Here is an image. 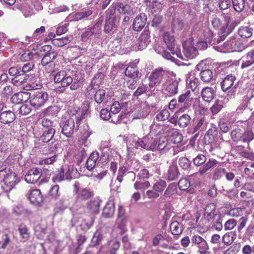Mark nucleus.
<instances>
[{"label":"nucleus","instance_id":"1","mask_svg":"<svg viewBox=\"0 0 254 254\" xmlns=\"http://www.w3.org/2000/svg\"><path fill=\"white\" fill-rule=\"evenodd\" d=\"M175 40L174 37L170 34H165L164 37V42L167 46L170 53L167 52L166 50H158V53L162 55V56L167 60L173 61L174 58L173 56L176 55L178 58L184 59L183 55L181 53L180 49L178 47L175 43Z\"/></svg>","mask_w":254,"mask_h":254},{"label":"nucleus","instance_id":"2","mask_svg":"<svg viewBox=\"0 0 254 254\" xmlns=\"http://www.w3.org/2000/svg\"><path fill=\"white\" fill-rule=\"evenodd\" d=\"M171 73L163 69L158 67L154 69L149 77L148 85L150 88L158 86L161 83L164 82L169 78Z\"/></svg>","mask_w":254,"mask_h":254},{"label":"nucleus","instance_id":"3","mask_svg":"<svg viewBox=\"0 0 254 254\" xmlns=\"http://www.w3.org/2000/svg\"><path fill=\"white\" fill-rule=\"evenodd\" d=\"M60 127H62V133L67 137H71L74 131L78 130L73 118L67 119H62L60 123Z\"/></svg>","mask_w":254,"mask_h":254},{"label":"nucleus","instance_id":"4","mask_svg":"<svg viewBox=\"0 0 254 254\" xmlns=\"http://www.w3.org/2000/svg\"><path fill=\"white\" fill-rule=\"evenodd\" d=\"M127 218L125 216V211L122 206H119L118 212V217L114 230L120 235L124 234L127 230Z\"/></svg>","mask_w":254,"mask_h":254},{"label":"nucleus","instance_id":"5","mask_svg":"<svg viewBox=\"0 0 254 254\" xmlns=\"http://www.w3.org/2000/svg\"><path fill=\"white\" fill-rule=\"evenodd\" d=\"M48 100V94L46 92L37 91L33 94L30 99V104L36 109L44 106Z\"/></svg>","mask_w":254,"mask_h":254},{"label":"nucleus","instance_id":"6","mask_svg":"<svg viewBox=\"0 0 254 254\" xmlns=\"http://www.w3.org/2000/svg\"><path fill=\"white\" fill-rule=\"evenodd\" d=\"M230 20L229 16H225L223 20L215 17H213L211 20V24L215 29L219 30L221 32L225 33L226 34H229L230 31L227 26L230 22Z\"/></svg>","mask_w":254,"mask_h":254},{"label":"nucleus","instance_id":"7","mask_svg":"<svg viewBox=\"0 0 254 254\" xmlns=\"http://www.w3.org/2000/svg\"><path fill=\"white\" fill-rule=\"evenodd\" d=\"M150 33L148 31H143L137 40L136 46H133V50H142L144 49L150 42Z\"/></svg>","mask_w":254,"mask_h":254},{"label":"nucleus","instance_id":"8","mask_svg":"<svg viewBox=\"0 0 254 254\" xmlns=\"http://www.w3.org/2000/svg\"><path fill=\"white\" fill-rule=\"evenodd\" d=\"M102 22V19L99 20L92 28L88 29L84 32L81 35L82 40H85L86 38H89L93 36L98 37L101 33Z\"/></svg>","mask_w":254,"mask_h":254},{"label":"nucleus","instance_id":"9","mask_svg":"<svg viewBox=\"0 0 254 254\" xmlns=\"http://www.w3.org/2000/svg\"><path fill=\"white\" fill-rule=\"evenodd\" d=\"M252 66L251 70L254 72V49L248 52L242 58L241 68L244 69Z\"/></svg>","mask_w":254,"mask_h":254},{"label":"nucleus","instance_id":"10","mask_svg":"<svg viewBox=\"0 0 254 254\" xmlns=\"http://www.w3.org/2000/svg\"><path fill=\"white\" fill-rule=\"evenodd\" d=\"M28 198L30 202L35 205L41 204L44 200L41 192L38 189L30 190L28 192Z\"/></svg>","mask_w":254,"mask_h":254},{"label":"nucleus","instance_id":"11","mask_svg":"<svg viewBox=\"0 0 254 254\" xmlns=\"http://www.w3.org/2000/svg\"><path fill=\"white\" fill-rule=\"evenodd\" d=\"M178 84L179 81L176 78L167 79L166 82L164 84V89L170 96H173L178 93Z\"/></svg>","mask_w":254,"mask_h":254},{"label":"nucleus","instance_id":"12","mask_svg":"<svg viewBox=\"0 0 254 254\" xmlns=\"http://www.w3.org/2000/svg\"><path fill=\"white\" fill-rule=\"evenodd\" d=\"M184 55L190 59H192L196 57L198 51L190 42H186L183 44Z\"/></svg>","mask_w":254,"mask_h":254},{"label":"nucleus","instance_id":"13","mask_svg":"<svg viewBox=\"0 0 254 254\" xmlns=\"http://www.w3.org/2000/svg\"><path fill=\"white\" fill-rule=\"evenodd\" d=\"M196 69L200 71L199 76L201 80L204 82H209L213 77V72L210 69H203V63H201L196 65Z\"/></svg>","mask_w":254,"mask_h":254},{"label":"nucleus","instance_id":"14","mask_svg":"<svg viewBox=\"0 0 254 254\" xmlns=\"http://www.w3.org/2000/svg\"><path fill=\"white\" fill-rule=\"evenodd\" d=\"M142 148L146 150H154L156 149L157 144V138H154L150 134L142 138Z\"/></svg>","mask_w":254,"mask_h":254},{"label":"nucleus","instance_id":"15","mask_svg":"<svg viewBox=\"0 0 254 254\" xmlns=\"http://www.w3.org/2000/svg\"><path fill=\"white\" fill-rule=\"evenodd\" d=\"M41 177V173L37 168H32L30 170L25 176V181L29 184H35Z\"/></svg>","mask_w":254,"mask_h":254},{"label":"nucleus","instance_id":"16","mask_svg":"<svg viewBox=\"0 0 254 254\" xmlns=\"http://www.w3.org/2000/svg\"><path fill=\"white\" fill-rule=\"evenodd\" d=\"M115 213V202L113 198H110L106 203L102 211V216L109 218L113 217Z\"/></svg>","mask_w":254,"mask_h":254},{"label":"nucleus","instance_id":"17","mask_svg":"<svg viewBox=\"0 0 254 254\" xmlns=\"http://www.w3.org/2000/svg\"><path fill=\"white\" fill-rule=\"evenodd\" d=\"M147 17L146 15L141 13L137 15L134 19L132 26L134 30L140 31L142 29L146 24Z\"/></svg>","mask_w":254,"mask_h":254},{"label":"nucleus","instance_id":"18","mask_svg":"<svg viewBox=\"0 0 254 254\" xmlns=\"http://www.w3.org/2000/svg\"><path fill=\"white\" fill-rule=\"evenodd\" d=\"M75 190L74 191L77 193V197L82 200H87L93 195V193L90 190L86 188H83L79 190V188L76 184H74Z\"/></svg>","mask_w":254,"mask_h":254},{"label":"nucleus","instance_id":"19","mask_svg":"<svg viewBox=\"0 0 254 254\" xmlns=\"http://www.w3.org/2000/svg\"><path fill=\"white\" fill-rule=\"evenodd\" d=\"M117 21L114 14H111L108 19L106 20L104 31L106 33H110L116 30Z\"/></svg>","mask_w":254,"mask_h":254},{"label":"nucleus","instance_id":"20","mask_svg":"<svg viewBox=\"0 0 254 254\" xmlns=\"http://www.w3.org/2000/svg\"><path fill=\"white\" fill-rule=\"evenodd\" d=\"M236 80V77L232 74L227 75L221 83V88L224 92L228 90L232 87L233 90L236 88L235 87H232L234 82Z\"/></svg>","mask_w":254,"mask_h":254},{"label":"nucleus","instance_id":"21","mask_svg":"<svg viewBox=\"0 0 254 254\" xmlns=\"http://www.w3.org/2000/svg\"><path fill=\"white\" fill-rule=\"evenodd\" d=\"M30 95L27 92H19L14 94L11 98L12 103L20 104L23 102H26L29 98Z\"/></svg>","mask_w":254,"mask_h":254},{"label":"nucleus","instance_id":"22","mask_svg":"<svg viewBox=\"0 0 254 254\" xmlns=\"http://www.w3.org/2000/svg\"><path fill=\"white\" fill-rule=\"evenodd\" d=\"M99 154L98 152H92L86 162V166L88 170H91L95 167L97 168L99 167L97 166V160L99 159Z\"/></svg>","mask_w":254,"mask_h":254},{"label":"nucleus","instance_id":"23","mask_svg":"<svg viewBox=\"0 0 254 254\" xmlns=\"http://www.w3.org/2000/svg\"><path fill=\"white\" fill-rule=\"evenodd\" d=\"M15 119L14 113L10 111H5L0 113V122L7 124L12 123Z\"/></svg>","mask_w":254,"mask_h":254},{"label":"nucleus","instance_id":"24","mask_svg":"<svg viewBox=\"0 0 254 254\" xmlns=\"http://www.w3.org/2000/svg\"><path fill=\"white\" fill-rule=\"evenodd\" d=\"M17 177L15 173H11L7 174L3 179L4 185L7 187L6 191L11 190L16 184Z\"/></svg>","mask_w":254,"mask_h":254},{"label":"nucleus","instance_id":"25","mask_svg":"<svg viewBox=\"0 0 254 254\" xmlns=\"http://www.w3.org/2000/svg\"><path fill=\"white\" fill-rule=\"evenodd\" d=\"M138 63V61L135 63H131L126 69L125 73L126 76L130 78H135L137 77L139 71L137 68L136 64Z\"/></svg>","mask_w":254,"mask_h":254},{"label":"nucleus","instance_id":"26","mask_svg":"<svg viewBox=\"0 0 254 254\" xmlns=\"http://www.w3.org/2000/svg\"><path fill=\"white\" fill-rule=\"evenodd\" d=\"M201 95L204 101L209 102L214 98V90L211 87H204L201 90Z\"/></svg>","mask_w":254,"mask_h":254},{"label":"nucleus","instance_id":"27","mask_svg":"<svg viewBox=\"0 0 254 254\" xmlns=\"http://www.w3.org/2000/svg\"><path fill=\"white\" fill-rule=\"evenodd\" d=\"M180 173L177 165L175 164L170 165L166 174L168 180L169 181L175 180L178 179Z\"/></svg>","mask_w":254,"mask_h":254},{"label":"nucleus","instance_id":"28","mask_svg":"<svg viewBox=\"0 0 254 254\" xmlns=\"http://www.w3.org/2000/svg\"><path fill=\"white\" fill-rule=\"evenodd\" d=\"M216 205L213 203H208L204 209V217L208 221L214 218L215 214Z\"/></svg>","mask_w":254,"mask_h":254},{"label":"nucleus","instance_id":"29","mask_svg":"<svg viewBox=\"0 0 254 254\" xmlns=\"http://www.w3.org/2000/svg\"><path fill=\"white\" fill-rule=\"evenodd\" d=\"M115 8L119 13L123 14H129L131 12V7L127 4L124 2H116Z\"/></svg>","mask_w":254,"mask_h":254},{"label":"nucleus","instance_id":"30","mask_svg":"<svg viewBox=\"0 0 254 254\" xmlns=\"http://www.w3.org/2000/svg\"><path fill=\"white\" fill-rule=\"evenodd\" d=\"M218 162L215 159H209L204 165L199 169L197 173L200 175L204 174L210 169L215 167Z\"/></svg>","mask_w":254,"mask_h":254},{"label":"nucleus","instance_id":"31","mask_svg":"<svg viewBox=\"0 0 254 254\" xmlns=\"http://www.w3.org/2000/svg\"><path fill=\"white\" fill-rule=\"evenodd\" d=\"M28 76L23 72L19 73L12 79V83L16 86H19L27 82Z\"/></svg>","mask_w":254,"mask_h":254},{"label":"nucleus","instance_id":"32","mask_svg":"<svg viewBox=\"0 0 254 254\" xmlns=\"http://www.w3.org/2000/svg\"><path fill=\"white\" fill-rule=\"evenodd\" d=\"M191 243L192 245L197 246L198 248H203L206 247L207 242L203 238L197 234L193 235L191 238Z\"/></svg>","mask_w":254,"mask_h":254},{"label":"nucleus","instance_id":"33","mask_svg":"<svg viewBox=\"0 0 254 254\" xmlns=\"http://www.w3.org/2000/svg\"><path fill=\"white\" fill-rule=\"evenodd\" d=\"M42 87V84L40 79L37 78L30 79L28 81L26 85V90L39 89Z\"/></svg>","mask_w":254,"mask_h":254},{"label":"nucleus","instance_id":"34","mask_svg":"<svg viewBox=\"0 0 254 254\" xmlns=\"http://www.w3.org/2000/svg\"><path fill=\"white\" fill-rule=\"evenodd\" d=\"M100 207V201L97 199L90 200L87 203V208L92 213L98 212Z\"/></svg>","mask_w":254,"mask_h":254},{"label":"nucleus","instance_id":"35","mask_svg":"<svg viewBox=\"0 0 254 254\" xmlns=\"http://www.w3.org/2000/svg\"><path fill=\"white\" fill-rule=\"evenodd\" d=\"M100 117L103 120L107 121L111 119V122L114 124H117L121 119L122 116L119 115L118 119L114 120L112 118V116L111 115V114L109 113V111L106 109H103L100 111Z\"/></svg>","mask_w":254,"mask_h":254},{"label":"nucleus","instance_id":"36","mask_svg":"<svg viewBox=\"0 0 254 254\" xmlns=\"http://www.w3.org/2000/svg\"><path fill=\"white\" fill-rule=\"evenodd\" d=\"M55 133V129L54 128L45 129L40 136V139L44 142H48L52 139Z\"/></svg>","mask_w":254,"mask_h":254},{"label":"nucleus","instance_id":"37","mask_svg":"<svg viewBox=\"0 0 254 254\" xmlns=\"http://www.w3.org/2000/svg\"><path fill=\"white\" fill-rule=\"evenodd\" d=\"M43 56V57L41 60V63L42 65H45L48 63L54 62V60L57 57L58 54L56 51H53L49 54H45Z\"/></svg>","mask_w":254,"mask_h":254},{"label":"nucleus","instance_id":"38","mask_svg":"<svg viewBox=\"0 0 254 254\" xmlns=\"http://www.w3.org/2000/svg\"><path fill=\"white\" fill-rule=\"evenodd\" d=\"M93 14L92 9H88L85 11L78 12L73 15L74 20L78 21L83 19L87 18Z\"/></svg>","mask_w":254,"mask_h":254},{"label":"nucleus","instance_id":"39","mask_svg":"<svg viewBox=\"0 0 254 254\" xmlns=\"http://www.w3.org/2000/svg\"><path fill=\"white\" fill-rule=\"evenodd\" d=\"M170 228L173 235H180L183 231V226L176 221H174L171 223Z\"/></svg>","mask_w":254,"mask_h":254},{"label":"nucleus","instance_id":"40","mask_svg":"<svg viewBox=\"0 0 254 254\" xmlns=\"http://www.w3.org/2000/svg\"><path fill=\"white\" fill-rule=\"evenodd\" d=\"M191 117L188 114H183L178 119V124L181 127H186L190 123Z\"/></svg>","mask_w":254,"mask_h":254},{"label":"nucleus","instance_id":"41","mask_svg":"<svg viewBox=\"0 0 254 254\" xmlns=\"http://www.w3.org/2000/svg\"><path fill=\"white\" fill-rule=\"evenodd\" d=\"M236 238V234L234 232H229L223 237V243L227 246L231 245Z\"/></svg>","mask_w":254,"mask_h":254},{"label":"nucleus","instance_id":"42","mask_svg":"<svg viewBox=\"0 0 254 254\" xmlns=\"http://www.w3.org/2000/svg\"><path fill=\"white\" fill-rule=\"evenodd\" d=\"M238 34L242 38H250L253 34V29L248 26L241 27L238 31Z\"/></svg>","mask_w":254,"mask_h":254},{"label":"nucleus","instance_id":"43","mask_svg":"<svg viewBox=\"0 0 254 254\" xmlns=\"http://www.w3.org/2000/svg\"><path fill=\"white\" fill-rule=\"evenodd\" d=\"M254 138V133L252 130L248 129L241 133V141L249 142Z\"/></svg>","mask_w":254,"mask_h":254},{"label":"nucleus","instance_id":"44","mask_svg":"<svg viewBox=\"0 0 254 254\" xmlns=\"http://www.w3.org/2000/svg\"><path fill=\"white\" fill-rule=\"evenodd\" d=\"M183 140V136L178 130L173 129L170 136V141L174 144H178Z\"/></svg>","mask_w":254,"mask_h":254},{"label":"nucleus","instance_id":"45","mask_svg":"<svg viewBox=\"0 0 254 254\" xmlns=\"http://www.w3.org/2000/svg\"><path fill=\"white\" fill-rule=\"evenodd\" d=\"M226 51H234L237 50L236 47V41L235 38H231L224 44Z\"/></svg>","mask_w":254,"mask_h":254},{"label":"nucleus","instance_id":"46","mask_svg":"<svg viewBox=\"0 0 254 254\" xmlns=\"http://www.w3.org/2000/svg\"><path fill=\"white\" fill-rule=\"evenodd\" d=\"M170 146L167 143V140L164 138H161L157 141L156 150H164L165 152L170 149Z\"/></svg>","mask_w":254,"mask_h":254},{"label":"nucleus","instance_id":"47","mask_svg":"<svg viewBox=\"0 0 254 254\" xmlns=\"http://www.w3.org/2000/svg\"><path fill=\"white\" fill-rule=\"evenodd\" d=\"M167 186L165 181L159 180L156 182L153 186V189L156 190L158 193L162 192Z\"/></svg>","mask_w":254,"mask_h":254},{"label":"nucleus","instance_id":"48","mask_svg":"<svg viewBox=\"0 0 254 254\" xmlns=\"http://www.w3.org/2000/svg\"><path fill=\"white\" fill-rule=\"evenodd\" d=\"M134 188L136 190H145L150 187V184L148 181H137L134 184Z\"/></svg>","mask_w":254,"mask_h":254},{"label":"nucleus","instance_id":"49","mask_svg":"<svg viewBox=\"0 0 254 254\" xmlns=\"http://www.w3.org/2000/svg\"><path fill=\"white\" fill-rule=\"evenodd\" d=\"M223 107V102L220 100H216L210 108V111L213 115H216L218 113Z\"/></svg>","mask_w":254,"mask_h":254},{"label":"nucleus","instance_id":"50","mask_svg":"<svg viewBox=\"0 0 254 254\" xmlns=\"http://www.w3.org/2000/svg\"><path fill=\"white\" fill-rule=\"evenodd\" d=\"M234 9L237 12H241L245 7V0H232Z\"/></svg>","mask_w":254,"mask_h":254},{"label":"nucleus","instance_id":"51","mask_svg":"<svg viewBox=\"0 0 254 254\" xmlns=\"http://www.w3.org/2000/svg\"><path fill=\"white\" fill-rule=\"evenodd\" d=\"M170 115L169 110L163 109L156 115L155 119L158 121H164L169 118Z\"/></svg>","mask_w":254,"mask_h":254},{"label":"nucleus","instance_id":"52","mask_svg":"<svg viewBox=\"0 0 254 254\" xmlns=\"http://www.w3.org/2000/svg\"><path fill=\"white\" fill-rule=\"evenodd\" d=\"M70 40H69L67 37H64L62 38H56L52 40V43L55 46L58 47H62L69 42Z\"/></svg>","mask_w":254,"mask_h":254},{"label":"nucleus","instance_id":"53","mask_svg":"<svg viewBox=\"0 0 254 254\" xmlns=\"http://www.w3.org/2000/svg\"><path fill=\"white\" fill-rule=\"evenodd\" d=\"M106 92L104 89H99L94 94V100L98 104L101 103L105 98Z\"/></svg>","mask_w":254,"mask_h":254},{"label":"nucleus","instance_id":"54","mask_svg":"<svg viewBox=\"0 0 254 254\" xmlns=\"http://www.w3.org/2000/svg\"><path fill=\"white\" fill-rule=\"evenodd\" d=\"M187 82H189V84L192 91L196 90L200 83L198 79L194 76H192L190 79H188Z\"/></svg>","mask_w":254,"mask_h":254},{"label":"nucleus","instance_id":"55","mask_svg":"<svg viewBox=\"0 0 254 254\" xmlns=\"http://www.w3.org/2000/svg\"><path fill=\"white\" fill-rule=\"evenodd\" d=\"M49 195L52 198H58L60 196V193L59 192V186L58 185L53 186L49 191Z\"/></svg>","mask_w":254,"mask_h":254},{"label":"nucleus","instance_id":"56","mask_svg":"<svg viewBox=\"0 0 254 254\" xmlns=\"http://www.w3.org/2000/svg\"><path fill=\"white\" fill-rule=\"evenodd\" d=\"M30 104H24L19 108V114L23 116H26L29 114L31 111V106Z\"/></svg>","mask_w":254,"mask_h":254},{"label":"nucleus","instance_id":"57","mask_svg":"<svg viewBox=\"0 0 254 254\" xmlns=\"http://www.w3.org/2000/svg\"><path fill=\"white\" fill-rule=\"evenodd\" d=\"M178 163L179 166L184 170L188 169L190 166V161L185 157L179 158Z\"/></svg>","mask_w":254,"mask_h":254},{"label":"nucleus","instance_id":"58","mask_svg":"<svg viewBox=\"0 0 254 254\" xmlns=\"http://www.w3.org/2000/svg\"><path fill=\"white\" fill-rule=\"evenodd\" d=\"M178 186L181 190H187L190 187V183L186 178L181 179L178 183Z\"/></svg>","mask_w":254,"mask_h":254},{"label":"nucleus","instance_id":"59","mask_svg":"<svg viewBox=\"0 0 254 254\" xmlns=\"http://www.w3.org/2000/svg\"><path fill=\"white\" fill-rule=\"evenodd\" d=\"M191 92L190 90L186 91L185 93L181 95L178 98V102L180 103L190 102L192 99L190 97Z\"/></svg>","mask_w":254,"mask_h":254},{"label":"nucleus","instance_id":"60","mask_svg":"<svg viewBox=\"0 0 254 254\" xmlns=\"http://www.w3.org/2000/svg\"><path fill=\"white\" fill-rule=\"evenodd\" d=\"M149 177L150 174L149 171L146 169H141L136 176V178L139 180L148 179Z\"/></svg>","mask_w":254,"mask_h":254},{"label":"nucleus","instance_id":"61","mask_svg":"<svg viewBox=\"0 0 254 254\" xmlns=\"http://www.w3.org/2000/svg\"><path fill=\"white\" fill-rule=\"evenodd\" d=\"M206 122L204 117L201 118L197 121L196 125L194 127V130L197 131L205 127L206 126Z\"/></svg>","mask_w":254,"mask_h":254},{"label":"nucleus","instance_id":"62","mask_svg":"<svg viewBox=\"0 0 254 254\" xmlns=\"http://www.w3.org/2000/svg\"><path fill=\"white\" fill-rule=\"evenodd\" d=\"M206 161V157L202 154L198 155L194 159L193 163L195 166H199Z\"/></svg>","mask_w":254,"mask_h":254},{"label":"nucleus","instance_id":"63","mask_svg":"<svg viewBox=\"0 0 254 254\" xmlns=\"http://www.w3.org/2000/svg\"><path fill=\"white\" fill-rule=\"evenodd\" d=\"M77 174V170L74 169L72 167H69L65 173V178L67 180H71L76 178Z\"/></svg>","mask_w":254,"mask_h":254},{"label":"nucleus","instance_id":"64","mask_svg":"<svg viewBox=\"0 0 254 254\" xmlns=\"http://www.w3.org/2000/svg\"><path fill=\"white\" fill-rule=\"evenodd\" d=\"M35 67V64L33 62H29L25 64L21 70V72L25 74L26 72H28L32 70Z\"/></svg>","mask_w":254,"mask_h":254}]
</instances>
